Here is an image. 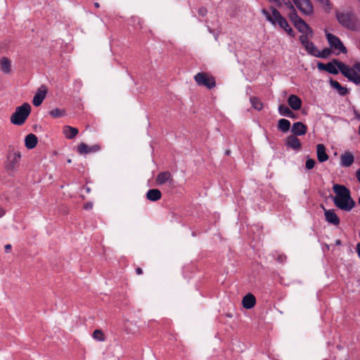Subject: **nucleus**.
I'll return each mask as SVG.
<instances>
[{"instance_id": "obj_19", "label": "nucleus", "mask_w": 360, "mask_h": 360, "mask_svg": "<svg viewBox=\"0 0 360 360\" xmlns=\"http://www.w3.org/2000/svg\"><path fill=\"white\" fill-rule=\"evenodd\" d=\"M326 150V148L323 144L319 143L316 146L317 158L320 162H323L328 159V155Z\"/></svg>"}, {"instance_id": "obj_34", "label": "nucleus", "mask_w": 360, "mask_h": 360, "mask_svg": "<svg viewBox=\"0 0 360 360\" xmlns=\"http://www.w3.org/2000/svg\"><path fill=\"white\" fill-rule=\"evenodd\" d=\"M330 50L328 49V48H326L324 49H323L322 51H318V55L316 56V57L318 58H326L328 57H329V56L330 55Z\"/></svg>"}, {"instance_id": "obj_38", "label": "nucleus", "mask_w": 360, "mask_h": 360, "mask_svg": "<svg viewBox=\"0 0 360 360\" xmlns=\"http://www.w3.org/2000/svg\"><path fill=\"white\" fill-rule=\"evenodd\" d=\"M207 13V8L205 7H200L198 9V13L201 16H205Z\"/></svg>"}, {"instance_id": "obj_17", "label": "nucleus", "mask_w": 360, "mask_h": 360, "mask_svg": "<svg viewBox=\"0 0 360 360\" xmlns=\"http://www.w3.org/2000/svg\"><path fill=\"white\" fill-rule=\"evenodd\" d=\"M288 103L294 110H298L302 107V100L297 96L292 94L288 98Z\"/></svg>"}, {"instance_id": "obj_37", "label": "nucleus", "mask_w": 360, "mask_h": 360, "mask_svg": "<svg viewBox=\"0 0 360 360\" xmlns=\"http://www.w3.org/2000/svg\"><path fill=\"white\" fill-rule=\"evenodd\" d=\"M323 6H325V9L330 10L331 8V4L329 0H319Z\"/></svg>"}, {"instance_id": "obj_49", "label": "nucleus", "mask_w": 360, "mask_h": 360, "mask_svg": "<svg viewBox=\"0 0 360 360\" xmlns=\"http://www.w3.org/2000/svg\"><path fill=\"white\" fill-rule=\"evenodd\" d=\"M291 117L295 118V114L293 115H292Z\"/></svg>"}, {"instance_id": "obj_33", "label": "nucleus", "mask_w": 360, "mask_h": 360, "mask_svg": "<svg viewBox=\"0 0 360 360\" xmlns=\"http://www.w3.org/2000/svg\"><path fill=\"white\" fill-rule=\"evenodd\" d=\"M93 338L98 341H103L104 334L101 330L96 329L93 333Z\"/></svg>"}, {"instance_id": "obj_45", "label": "nucleus", "mask_w": 360, "mask_h": 360, "mask_svg": "<svg viewBox=\"0 0 360 360\" xmlns=\"http://www.w3.org/2000/svg\"><path fill=\"white\" fill-rule=\"evenodd\" d=\"M341 244V241L340 240L338 239L335 240V245H340Z\"/></svg>"}, {"instance_id": "obj_1", "label": "nucleus", "mask_w": 360, "mask_h": 360, "mask_svg": "<svg viewBox=\"0 0 360 360\" xmlns=\"http://www.w3.org/2000/svg\"><path fill=\"white\" fill-rule=\"evenodd\" d=\"M333 190L335 193L334 204L338 208L349 212L355 205L354 200L352 198L350 191L344 185L334 184Z\"/></svg>"}, {"instance_id": "obj_27", "label": "nucleus", "mask_w": 360, "mask_h": 360, "mask_svg": "<svg viewBox=\"0 0 360 360\" xmlns=\"http://www.w3.org/2000/svg\"><path fill=\"white\" fill-rule=\"evenodd\" d=\"M290 128V122L286 119H281L278 122V129L283 132H287Z\"/></svg>"}, {"instance_id": "obj_42", "label": "nucleus", "mask_w": 360, "mask_h": 360, "mask_svg": "<svg viewBox=\"0 0 360 360\" xmlns=\"http://www.w3.org/2000/svg\"><path fill=\"white\" fill-rule=\"evenodd\" d=\"M356 252L358 254V256L360 258V243H358L356 245Z\"/></svg>"}, {"instance_id": "obj_9", "label": "nucleus", "mask_w": 360, "mask_h": 360, "mask_svg": "<svg viewBox=\"0 0 360 360\" xmlns=\"http://www.w3.org/2000/svg\"><path fill=\"white\" fill-rule=\"evenodd\" d=\"M155 181L158 186L167 183L169 187H173L174 184L171 173L167 171L159 173L156 176Z\"/></svg>"}, {"instance_id": "obj_47", "label": "nucleus", "mask_w": 360, "mask_h": 360, "mask_svg": "<svg viewBox=\"0 0 360 360\" xmlns=\"http://www.w3.org/2000/svg\"><path fill=\"white\" fill-rule=\"evenodd\" d=\"M271 2H277L278 0H269Z\"/></svg>"}, {"instance_id": "obj_6", "label": "nucleus", "mask_w": 360, "mask_h": 360, "mask_svg": "<svg viewBox=\"0 0 360 360\" xmlns=\"http://www.w3.org/2000/svg\"><path fill=\"white\" fill-rule=\"evenodd\" d=\"M326 37L330 48L336 55H339L340 53H347V48L339 37L330 33H326Z\"/></svg>"}, {"instance_id": "obj_16", "label": "nucleus", "mask_w": 360, "mask_h": 360, "mask_svg": "<svg viewBox=\"0 0 360 360\" xmlns=\"http://www.w3.org/2000/svg\"><path fill=\"white\" fill-rule=\"evenodd\" d=\"M324 214L326 220L329 223L335 226H338L340 224V219L335 212L334 210H324Z\"/></svg>"}, {"instance_id": "obj_41", "label": "nucleus", "mask_w": 360, "mask_h": 360, "mask_svg": "<svg viewBox=\"0 0 360 360\" xmlns=\"http://www.w3.org/2000/svg\"><path fill=\"white\" fill-rule=\"evenodd\" d=\"M11 250V245L7 244L5 245V251L8 252Z\"/></svg>"}, {"instance_id": "obj_23", "label": "nucleus", "mask_w": 360, "mask_h": 360, "mask_svg": "<svg viewBox=\"0 0 360 360\" xmlns=\"http://www.w3.org/2000/svg\"><path fill=\"white\" fill-rule=\"evenodd\" d=\"M295 27L300 32L304 34H312V30L309 26L302 20H299L298 22H295Z\"/></svg>"}, {"instance_id": "obj_44", "label": "nucleus", "mask_w": 360, "mask_h": 360, "mask_svg": "<svg viewBox=\"0 0 360 360\" xmlns=\"http://www.w3.org/2000/svg\"><path fill=\"white\" fill-rule=\"evenodd\" d=\"M284 259H285V256H281H281H279V257H278V261H280V262H283Z\"/></svg>"}, {"instance_id": "obj_22", "label": "nucleus", "mask_w": 360, "mask_h": 360, "mask_svg": "<svg viewBox=\"0 0 360 360\" xmlns=\"http://www.w3.org/2000/svg\"><path fill=\"white\" fill-rule=\"evenodd\" d=\"M162 197L161 191L157 188H152L148 191L146 193V198L153 202L158 201Z\"/></svg>"}, {"instance_id": "obj_50", "label": "nucleus", "mask_w": 360, "mask_h": 360, "mask_svg": "<svg viewBox=\"0 0 360 360\" xmlns=\"http://www.w3.org/2000/svg\"><path fill=\"white\" fill-rule=\"evenodd\" d=\"M359 204L360 205V197L359 198Z\"/></svg>"}, {"instance_id": "obj_39", "label": "nucleus", "mask_w": 360, "mask_h": 360, "mask_svg": "<svg viewBox=\"0 0 360 360\" xmlns=\"http://www.w3.org/2000/svg\"><path fill=\"white\" fill-rule=\"evenodd\" d=\"M92 207H93V205H92V203H91V202H87V203H86V204H85V205H84V208H85L86 210L91 209V208H92Z\"/></svg>"}, {"instance_id": "obj_24", "label": "nucleus", "mask_w": 360, "mask_h": 360, "mask_svg": "<svg viewBox=\"0 0 360 360\" xmlns=\"http://www.w3.org/2000/svg\"><path fill=\"white\" fill-rule=\"evenodd\" d=\"M63 133L67 139H72L78 134L79 130L75 127L66 125L63 129Z\"/></svg>"}, {"instance_id": "obj_11", "label": "nucleus", "mask_w": 360, "mask_h": 360, "mask_svg": "<svg viewBox=\"0 0 360 360\" xmlns=\"http://www.w3.org/2000/svg\"><path fill=\"white\" fill-rule=\"evenodd\" d=\"M101 150V146L95 144L92 146H89L84 143H82L77 148V152L81 155H86L91 153H96Z\"/></svg>"}, {"instance_id": "obj_40", "label": "nucleus", "mask_w": 360, "mask_h": 360, "mask_svg": "<svg viewBox=\"0 0 360 360\" xmlns=\"http://www.w3.org/2000/svg\"><path fill=\"white\" fill-rule=\"evenodd\" d=\"M136 274L137 275H141V274H143V270H142V269H141V267H137V268L136 269Z\"/></svg>"}, {"instance_id": "obj_28", "label": "nucleus", "mask_w": 360, "mask_h": 360, "mask_svg": "<svg viewBox=\"0 0 360 360\" xmlns=\"http://www.w3.org/2000/svg\"><path fill=\"white\" fill-rule=\"evenodd\" d=\"M278 112L280 115L286 117H292L294 112L285 104H281L278 106Z\"/></svg>"}, {"instance_id": "obj_10", "label": "nucleus", "mask_w": 360, "mask_h": 360, "mask_svg": "<svg viewBox=\"0 0 360 360\" xmlns=\"http://www.w3.org/2000/svg\"><path fill=\"white\" fill-rule=\"evenodd\" d=\"M47 93L46 87L44 85H41L35 94L32 103L34 106H39L43 101L44 100Z\"/></svg>"}, {"instance_id": "obj_15", "label": "nucleus", "mask_w": 360, "mask_h": 360, "mask_svg": "<svg viewBox=\"0 0 360 360\" xmlns=\"http://www.w3.org/2000/svg\"><path fill=\"white\" fill-rule=\"evenodd\" d=\"M354 155L349 151L345 152L340 156V165L342 167H349L354 163Z\"/></svg>"}, {"instance_id": "obj_14", "label": "nucleus", "mask_w": 360, "mask_h": 360, "mask_svg": "<svg viewBox=\"0 0 360 360\" xmlns=\"http://www.w3.org/2000/svg\"><path fill=\"white\" fill-rule=\"evenodd\" d=\"M285 146L295 150H299L302 147L300 141L295 135H290L287 137Z\"/></svg>"}, {"instance_id": "obj_48", "label": "nucleus", "mask_w": 360, "mask_h": 360, "mask_svg": "<svg viewBox=\"0 0 360 360\" xmlns=\"http://www.w3.org/2000/svg\"><path fill=\"white\" fill-rule=\"evenodd\" d=\"M359 133L360 134V125H359Z\"/></svg>"}, {"instance_id": "obj_35", "label": "nucleus", "mask_w": 360, "mask_h": 360, "mask_svg": "<svg viewBox=\"0 0 360 360\" xmlns=\"http://www.w3.org/2000/svg\"><path fill=\"white\" fill-rule=\"evenodd\" d=\"M315 164H316V162L314 159L309 158L306 160L305 167L307 169H311L314 167Z\"/></svg>"}, {"instance_id": "obj_21", "label": "nucleus", "mask_w": 360, "mask_h": 360, "mask_svg": "<svg viewBox=\"0 0 360 360\" xmlns=\"http://www.w3.org/2000/svg\"><path fill=\"white\" fill-rule=\"evenodd\" d=\"M38 142V139L37 136L34 134H29L25 136V147L28 149L34 148Z\"/></svg>"}, {"instance_id": "obj_2", "label": "nucleus", "mask_w": 360, "mask_h": 360, "mask_svg": "<svg viewBox=\"0 0 360 360\" xmlns=\"http://www.w3.org/2000/svg\"><path fill=\"white\" fill-rule=\"evenodd\" d=\"M271 13L265 8L262 10V13L266 19L274 27L279 26L283 29L290 37L295 36L294 30L290 27L287 20L281 14V13L274 6L269 7Z\"/></svg>"}, {"instance_id": "obj_31", "label": "nucleus", "mask_w": 360, "mask_h": 360, "mask_svg": "<svg viewBox=\"0 0 360 360\" xmlns=\"http://www.w3.org/2000/svg\"><path fill=\"white\" fill-rule=\"evenodd\" d=\"M305 50L307 51V53L311 56H314L316 57L318 55L319 50L316 47V46L314 44L313 42H311L309 45L306 46Z\"/></svg>"}, {"instance_id": "obj_36", "label": "nucleus", "mask_w": 360, "mask_h": 360, "mask_svg": "<svg viewBox=\"0 0 360 360\" xmlns=\"http://www.w3.org/2000/svg\"><path fill=\"white\" fill-rule=\"evenodd\" d=\"M300 41L304 48L311 42L308 39V37L306 35H301L300 37Z\"/></svg>"}, {"instance_id": "obj_3", "label": "nucleus", "mask_w": 360, "mask_h": 360, "mask_svg": "<svg viewBox=\"0 0 360 360\" xmlns=\"http://www.w3.org/2000/svg\"><path fill=\"white\" fill-rule=\"evenodd\" d=\"M333 62L341 74L347 78L349 82L356 84H360V63H356L352 66H349L338 59H333Z\"/></svg>"}, {"instance_id": "obj_43", "label": "nucleus", "mask_w": 360, "mask_h": 360, "mask_svg": "<svg viewBox=\"0 0 360 360\" xmlns=\"http://www.w3.org/2000/svg\"><path fill=\"white\" fill-rule=\"evenodd\" d=\"M4 214L5 210L2 207H0V217H3Z\"/></svg>"}, {"instance_id": "obj_29", "label": "nucleus", "mask_w": 360, "mask_h": 360, "mask_svg": "<svg viewBox=\"0 0 360 360\" xmlns=\"http://www.w3.org/2000/svg\"><path fill=\"white\" fill-rule=\"evenodd\" d=\"M289 4L290 5V8L292 10V11L289 13V18L295 25V22H298L299 20H301L302 18L298 16L294 6L290 4V2H289Z\"/></svg>"}, {"instance_id": "obj_5", "label": "nucleus", "mask_w": 360, "mask_h": 360, "mask_svg": "<svg viewBox=\"0 0 360 360\" xmlns=\"http://www.w3.org/2000/svg\"><path fill=\"white\" fill-rule=\"evenodd\" d=\"M31 112V106L29 103H25L15 108V112L11 116V122L15 125H22Z\"/></svg>"}, {"instance_id": "obj_12", "label": "nucleus", "mask_w": 360, "mask_h": 360, "mask_svg": "<svg viewBox=\"0 0 360 360\" xmlns=\"http://www.w3.org/2000/svg\"><path fill=\"white\" fill-rule=\"evenodd\" d=\"M318 68L320 70H325L330 74L337 75L340 72L338 68L335 65V63L333 62H329L326 64L319 63L317 65Z\"/></svg>"}, {"instance_id": "obj_51", "label": "nucleus", "mask_w": 360, "mask_h": 360, "mask_svg": "<svg viewBox=\"0 0 360 360\" xmlns=\"http://www.w3.org/2000/svg\"><path fill=\"white\" fill-rule=\"evenodd\" d=\"M359 48H360V41H359Z\"/></svg>"}, {"instance_id": "obj_26", "label": "nucleus", "mask_w": 360, "mask_h": 360, "mask_svg": "<svg viewBox=\"0 0 360 360\" xmlns=\"http://www.w3.org/2000/svg\"><path fill=\"white\" fill-rule=\"evenodd\" d=\"M330 86L337 89L339 94L341 96H345L348 93V90L346 87H343L341 84L336 80L330 79Z\"/></svg>"}, {"instance_id": "obj_20", "label": "nucleus", "mask_w": 360, "mask_h": 360, "mask_svg": "<svg viewBox=\"0 0 360 360\" xmlns=\"http://www.w3.org/2000/svg\"><path fill=\"white\" fill-rule=\"evenodd\" d=\"M20 158L21 155L20 152L15 153L13 156H11L7 165L8 169L11 170L15 169L19 165Z\"/></svg>"}, {"instance_id": "obj_32", "label": "nucleus", "mask_w": 360, "mask_h": 360, "mask_svg": "<svg viewBox=\"0 0 360 360\" xmlns=\"http://www.w3.org/2000/svg\"><path fill=\"white\" fill-rule=\"evenodd\" d=\"M250 103L252 104V106L257 110H260L263 108V103L261 102V101L257 98V97H252L250 98Z\"/></svg>"}, {"instance_id": "obj_8", "label": "nucleus", "mask_w": 360, "mask_h": 360, "mask_svg": "<svg viewBox=\"0 0 360 360\" xmlns=\"http://www.w3.org/2000/svg\"><path fill=\"white\" fill-rule=\"evenodd\" d=\"M297 8L304 15L313 13V6L310 0H292Z\"/></svg>"}, {"instance_id": "obj_13", "label": "nucleus", "mask_w": 360, "mask_h": 360, "mask_svg": "<svg viewBox=\"0 0 360 360\" xmlns=\"http://www.w3.org/2000/svg\"><path fill=\"white\" fill-rule=\"evenodd\" d=\"M291 131L295 136L304 135L307 131V126L301 122L292 124Z\"/></svg>"}, {"instance_id": "obj_4", "label": "nucleus", "mask_w": 360, "mask_h": 360, "mask_svg": "<svg viewBox=\"0 0 360 360\" xmlns=\"http://www.w3.org/2000/svg\"><path fill=\"white\" fill-rule=\"evenodd\" d=\"M337 19L341 25L352 31H357L360 28L359 20L355 15L350 12L338 13Z\"/></svg>"}, {"instance_id": "obj_18", "label": "nucleus", "mask_w": 360, "mask_h": 360, "mask_svg": "<svg viewBox=\"0 0 360 360\" xmlns=\"http://www.w3.org/2000/svg\"><path fill=\"white\" fill-rule=\"evenodd\" d=\"M242 304L245 309H252L256 304V298L252 294L248 293L243 297Z\"/></svg>"}, {"instance_id": "obj_46", "label": "nucleus", "mask_w": 360, "mask_h": 360, "mask_svg": "<svg viewBox=\"0 0 360 360\" xmlns=\"http://www.w3.org/2000/svg\"><path fill=\"white\" fill-rule=\"evenodd\" d=\"M94 6L96 8H99L100 7V4L98 2H96V3H94Z\"/></svg>"}, {"instance_id": "obj_25", "label": "nucleus", "mask_w": 360, "mask_h": 360, "mask_svg": "<svg viewBox=\"0 0 360 360\" xmlns=\"http://www.w3.org/2000/svg\"><path fill=\"white\" fill-rule=\"evenodd\" d=\"M0 68L3 72L9 74L11 72V60L6 57H3L0 60Z\"/></svg>"}, {"instance_id": "obj_30", "label": "nucleus", "mask_w": 360, "mask_h": 360, "mask_svg": "<svg viewBox=\"0 0 360 360\" xmlns=\"http://www.w3.org/2000/svg\"><path fill=\"white\" fill-rule=\"evenodd\" d=\"M49 115L53 118L61 117L65 115V110L60 108H53L50 110Z\"/></svg>"}, {"instance_id": "obj_7", "label": "nucleus", "mask_w": 360, "mask_h": 360, "mask_svg": "<svg viewBox=\"0 0 360 360\" xmlns=\"http://www.w3.org/2000/svg\"><path fill=\"white\" fill-rule=\"evenodd\" d=\"M195 80L199 85H203L208 89H212L216 85L215 79L206 73L199 72L195 75Z\"/></svg>"}]
</instances>
